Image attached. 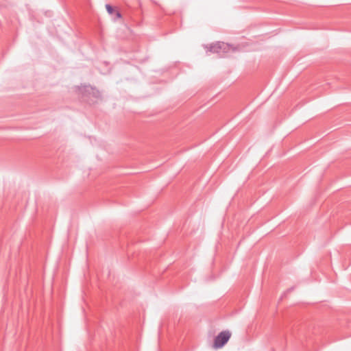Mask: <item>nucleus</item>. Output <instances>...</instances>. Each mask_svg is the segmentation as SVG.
Segmentation results:
<instances>
[{"label": "nucleus", "instance_id": "7ed1b4c3", "mask_svg": "<svg viewBox=\"0 0 351 351\" xmlns=\"http://www.w3.org/2000/svg\"><path fill=\"white\" fill-rule=\"evenodd\" d=\"M221 42H217L216 43H213L210 45L209 47H206L208 49L207 51L212 52V53H216L221 55Z\"/></svg>", "mask_w": 351, "mask_h": 351}, {"label": "nucleus", "instance_id": "f03ea898", "mask_svg": "<svg viewBox=\"0 0 351 351\" xmlns=\"http://www.w3.org/2000/svg\"><path fill=\"white\" fill-rule=\"evenodd\" d=\"M79 92L82 94H84L85 93H90V91L92 92L93 95L95 97H99L100 96V93L98 90H96V88L92 87L90 85H84L78 87Z\"/></svg>", "mask_w": 351, "mask_h": 351}, {"label": "nucleus", "instance_id": "39448f33", "mask_svg": "<svg viewBox=\"0 0 351 351\" xmlns=\"http://www.w3.org/2000/svg\"><path fill=\"white\" fill-rule=\"evenodd\" d=\"M221 54H224V53H226L228 52H229L230 51V49H232V47L231 45H230L228 43H223V42H221Z\"/></svg>", "mask_w": 351, "mask_h": 351}, {"label": "nucleus", "instance_id": "f257e3e1", "mask_svg": "<svg viewBox=\"0 0 351 351\" xmlns=\"http://www.w3.org/2000/svg\"><path fill=\"white\" fill-rule=\"evenodd\" d=\"M231 337V332L228 330H223L219 332L215 338L213 348L215 349L223 347L229 341Z\"/></svg>", "mask_w": 351, "mask_h": 351}, {"label": "nucleus", "instance_id": "20e7f679", "mask_svg": "<svg viewBox=\"0 0 351 351\" xmlns=\"http://www.w3.org/2000/svg\"><path fill=\"white\" fill-rule=\"evenodd\" d=\"M106 8L107 12L110 14H111V15L114 14L116 19H120L121 17V14L120 12L114 10V8L112 6H111L110 4H106Z\"/></svg>", "mask_w": 351, "mask_h": 351}]
</instances>
